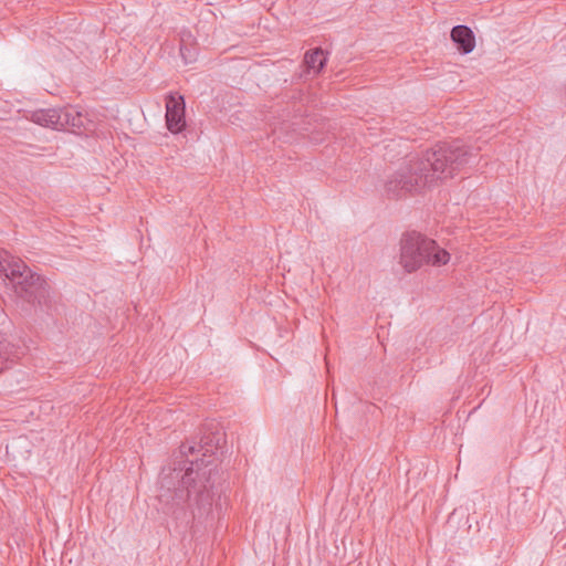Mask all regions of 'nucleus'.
Instances as JSON below:
<instances>
[{"mask_svg": "<svg viewBox=\"0 0 566 566\" xmlns=\"http://www.w3.org/2000/svg\"><path fill=\"white\" fill-rule=\"evenodd\" d=\"M223 437L220 432L205 434L199 443L180 446L184 465L164 469L159 483V500L167 505L190 507L193 516L202 517L212 507V476L216 471L214 450Z\"/></svg>", "mask_w": 566, "mask_h": 566, "instance_id": "1", "label": "nucleus"}, {"mask_svg": "<svg viewBox=\"0 0 566 566\" xmlns=\"http://www.w3.org/2000/svg\"><path fill=\"white\" fill-rule=\"evenodd\" d=\"M476 157L471 147L459 140L437 145L426 151L422 158H413L401 165L385 184L389 198H400L431 187L438 180L451 178L455 171Z\"/></svg>", "mask_w": 566, "mask_h": 566, "instance_id": "2", "label": "nucleus"}, {"mask_svg": "<svg viewBox=\"0 0 566 566\" xmlns=\"http://www.w3.org/2000/svg\"><path fill=\"white\" fill-rule=\"evenodd\" d=\"M449 261L448 251L419 232H407L400 239L399 264L407 273L416 272L424 264L441 266Z\"/></svg>", "mask_w": 566, "mask_h": 566, "instance_id": "3", "label": "nucleus"}, {"mask_svg": "<svg viewBox=\"0 0 566 566\" xmlns=\"http://www.w3.org/2000/svg\"><path fill=\"white\" fill-rule=\"evenodd\" d=\"M9 272V281L15 295L32 306L50 307L51 294L46 280L33 272L23 261Z\"/></svg>", "mask_w": 566, "mask_h": 566, "instance_id": "4", "label": "nucleus"}, {"mask_svg": "<svg viewBox=\"0 0 566 566\" xmlns=\"http://www.w3.org/2000/svg\"><path fill=\"white\" fill-rule=\"evenodd\" d=\"M166 125L174 133H180L185 126V99L181 95L169 94L166 98Z\"/></svg>", "mask_w": 566, "mask_h": 566, "instance_id": "5", "label": "nucleus"}, {"mask_svg": "<svg viewBox=\"0 0 566 566\" xmlns=\"http://www.w3.org/2000/svg\"><path fill=\"white\" fill-rule=\"evenodd\" d=\"M85 119V116L73 106L59 108V130L81 129Z\"/></svg>", "mask_w": 566, "mask_h": 566, "instance_id": "6", "label": "nucleus"}, {"mask_svg": "<svg viewBox=\"0 0 566 566\" xmlns=\"http://www.w3.org/2000/svg\"><path fill=\"white\" fill-rule=\"evenodd\" d=\"M451 40L463 54L472 52L475 48L473 31L467 25L453 27L451 30Z\"/></svg>", "mask_w": 566, "mask_h": 566, "instance_id": "7", "label": "nucleus"}, {"mask_svg": "<svg viewBox=\"0 0 566 566\" xmlns=\"http://www.w3.org/2000/svg\"><path fill=\"white\" fill-rule=\"evenodd\" d=\"M30 119L43 127L59 130V108L36 109L31 113Z\"/></svg>", "mask_w": 566, "mask_h": 566, "instance_id": "8", "label": "nucleus"}, {"mask_svg": "<svg viewBox=\"0 0 566 566\" xmlns=\"http://www.w3.org/2000/svg\"><path fill=\"white\" fill-rule=\"evenodd\" d=\"M304 63L310 70H313L315 73H319L326 63L324 51L321 48H316L306 52Z\"/></svg>", "mask_w": 566, "mask_h": 566, "instance_id": "9", "label": "nucleus"}, {"mask_svg": "<svg viewBox=\"0 0 566 566\" xmlns=\"http://www.w3.org/2000/svg\"><path fill=\"white\" fill-rule=\"evenodd\" d=\"M18 262H22V260L20 259H14L12 256H8L6 254V256H2V254L0 253V275H3L6 279L9 280V272L12 270V269H15V265Z\"/></svg>", "mask_w": 566, "mask_h": 566, "instance_id": "10", "label": "nucleus"}, {"mask_svg": "<svg viewBox=\"0 0 566 566\" xmlns=\"http://www.w3.org/2000/svg\"><path fill=\"white\" fill-rule=\"evenodd\" d=\"M185 51H186V49L184 46H181L180 48V53H181L182 57L185 59V62L188 63V62H190V60H188Z\"/></svg>", "mask_w": 566, "mask_h": 566, "instance_id": "11", "label": "nucleus"}]
</instances>
